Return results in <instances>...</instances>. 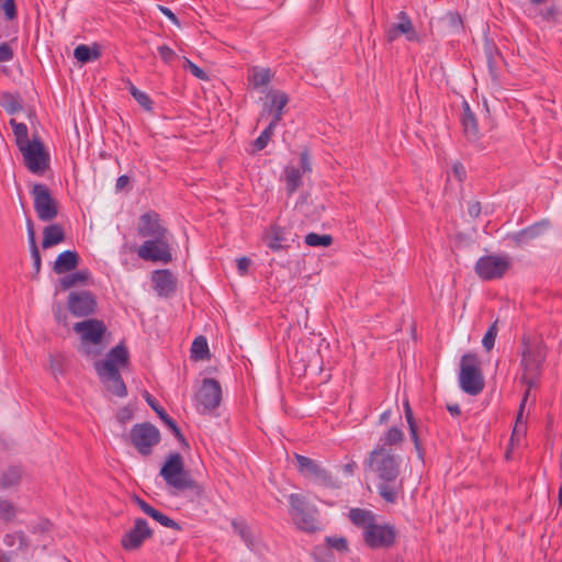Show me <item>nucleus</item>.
Wrapping results in <instances>:
<instances>
[{
    "label": "nucleus",
    "mask_w": 562,
    "mask_h": 562,
    "mask_svg": "<svg viewBox=\"0 0 562 562\" xmlns=\"http://www.w3.org/2000/svg\"><path fill=\"white\" fill-rule=\"evenodd\" d=\"M280 121L281 120H276L272 117L268 126L262 131V134L267 135V137L271 139L272 135L274 134V130Z\"/></svg>",
    "instance_id": "56"
},
{
    "label": "nucleus",
    "mask_w": 562,
    "mask_h": 562,
    "mask_svg": "<svg viewBox=\"0 0 562 562\" xmlns=\"http://www.w3.org/2000/svg\"><path fill=\"white\" fill-rule=\"evenodd\" d=\"M151 279L159 296L167 297L176 291L177 280L169 270H156Z\"/></svg>",
    "instance_id": "21"
},
{
    "label": "nucleus",
    "mask_w": 562,
    "mask_h": 562,
    "mask_svg": "<svg viewBox=\"0 0 562 562\" xmlns=\"http://www.w3.org/2000/svg\"><path fill=\"white\" fill-rule=\"evenodd\" d=\"M26 231H27V239H29V246L30 249H34V246L36 245V235L33 222L31 220L26 221Z\"/></svg>",
    "instance_id": "49"
},
{
    "label": "nucleus",
    "mask_w": 562,
    "mask_h": 562,
    "mask_svg": "<svg viewBox=\"0 0 562 562\" xmlns=\"http://www.w3.org/2000/svg\"><path fill=\"white\" fill-rule=\"evenodd\" d=\"M147 515L149 517H151L153 519H155L157 522H159L164 527L176 529V530L181 529L178 522H176L170 517L166 516L165 514H162L161 512L157 510L154 507L150 509V512Z\"/></svg>",
    "instance_id": "39"
},
{
    "label": "nucleus",
    "mask_w": 562,
    "mask_h": 562,
    "mask_svg": "<svg viewBox=\"0 0 562 562\" xmlns=\"http://www.w3.org/2000/svg\"><path fill=\"white\" fill-rule=\"evenodd\" d=\"M151 537V530L145 519L135 520L134 527L122 538V546L126 550H136L143 542Z\"/></svg>",
    "instance_id": "19"
},
{
    "label": "nucleus",
    "mask_w": 562,
    "mask_h": 562,
    "mask_svg": "<svg viewBox=\"0 0 562 562\" xmlns=\"http://www.w3.org/2000/svg\"><path fill=\"white\" fill-rule=\"evenodd\" d=\"M546 359V348L541 342L524 339L521 351V380L528 385V390L536 386Z\"/></svg>",
    "instance_id": "5"
},
{
    "label": "nucleus",
    "mask_w": 562,
    "mask_h": 562,
    "mask_svg": "<svg viewBox=\"0 0 562 562\" xmlns=\"http://www.w3.org/2000/svg\"><path fill=\"white\" fill-rule=\"evenodd\" d=\"M74 330L78 335H80L85 352L89 355L90 350L87 348V345L100 344L106 328L103 322L101 321L87 319L83 322L76 323L74 325Z\"/></svg>",
    "instance_id": "14"
},
{
    "label": "nucleus",
    "mask_w": 562,
    "mask_h": 562,
    "mask_svg": "<svg viewBox=\"0 0 562 562\" xmlns=\"http://www.w3.org/2000/svg\"><path fill=\"white\" fill-rule=\"evenodd\" d=\"M461 123L463 126L464 136L468 139V142L475 145L479 144L481 138L479 124L468 102H464L463 104V114L461 116Z\"/></svg>",
    "instance_id": "22"
},
{
    "label": "nucleus",
    "mask_w": 562,
    "mask_h": 562,
    "mask_svg": "<svg viewBox=\"0 0 562 562\" xmlns=\"http://www.w3.org/2000/svg\"><path fill=\"white\" fill-rule=\"evenodd\" d=\"M75 58L80 63H89L99 57V52L97 49H91L89 46L81 44L78 45L74 50Z\"/></svg>",
    "instance_id": "37"
},
{
    "label": "nucleus",
    "mask_w": 562,
    "mask_h": 562,
    "mask_svg": "<svg viewBox=\"0 0 562 562\" xmlns=\"http://www.w3.org/2000/svg\"><path fill=\"white\" fill-rule=\"evenodd\" d=\"M68 308L76 317H86L94 313L95 297L88 291L71 292L68 297Z\"/></svg>",
    "instance_id": "16"
},
{
    "label": "nucleus",
    "mask_w": 562,
    "mask_h": 562,
    "mask_svg": "<svg viewBox=\"0 0 562 562\" xmlns=\"http://www.w3.org/2000/svg\"><path fill=\"white\" fill-rule=\"evenodd\" d=\"M266 239L267 246L273 251H279L286 247V238L284 236V231L280 226H271L266 235Z\"/></svg>",
    "instance_id": "27"
},
{
    "label": "nucleus",
    "mask_w": 562,
    "mask_h": 562,
    "mask_svg": "<svg viewBox=\"0 0 562 562\" xmlns=\"http://www.w3.org/2000/svg\"><path fill=\"white\" fill-rule=\"evenodd\" d=\"M289 103V95L281 90H269L267 100L263 102L262 111L259 114L258 122L262 121L267 115L272 114L276 120H282L283 110Z\"/></svg>",
    "instance_id": "17"
},
{
    "label": "nucleus",
    "mask_w": 562,
    "mask_h": 562,
    "mask_svg": "<svg viewBox=\"0 0 562 562\" xmlns=\"http://www.w3.org/2000/svg\"><path fill=\"white\" fill-rule=\"evenodd\" d=\"M34 210L40 221L52 222L58 215V202L53 198L49 188L43 183H35L31 190Z\"/></svg>",
    "instance_id": "9"
},
{
    "label": "nucleus",
    "mask_w": 562,
    "mask_h": 562,
    "mask_svg": "<svg viewBox=\"0 0 562 562\" xmlns=\"http://www.w3.org/2000/svg\"><path fill=\"white\" fill-rule=\"evenodd\" d=\"M160 8V11L161 13L167 16L171 22H173L175 24H178V19L177 16L173 14V12L167 8V7H159Z\"/></svg>",
    "instance_id": "60"
},
{
    "label": "nucleus",
    "mask_w": 562,
    "mask_h": 562,
    "mask_svg": "<svg viewBox=\"0 0 562 562\" xmlns=\"http://www.w3.org/2000/svg\"><path fill=\"white\" fill-rule=\"evenodd\" d=\"M9 123L12 127L18 148L31 142V139L29 138V128L26 124L19 123L14 119H11Z\"/></svg>",
    "instance_id": "32"
},
{
    "label": "nucleus",
    "mask_w": 562,
    "mask_h": 562,
    "mask_svg": "<svg viewBox=\"0 0 562 562\" xmlns=\"http://www.w3.org/2000/svg\"><path fill=\"white\" fill-rule=\"evenodd\" d=\"M497 333H498V328H497V321H496L490 326V328L487 329V331L485 333V335L482 339V345L486 351H491L494 348Z\"/></svg>",
    "instance_id": "41"
},
{
    "label": "nucleus",
    "mask_w": 562,
    "mask_h": 562,
    "mask_svg": "<svg viewBox=\"0 0 562 562\" xmlns=\"http://www.w3.org/2000/svg\"><path fill=\"white\" fill-rule=\"evenodd\" d=\"M409 432H411L412 440L414 441L415 448L418 451L419 457L423 458V450H422L420 441H419V438L417 435L416 424L409 425Z\"/></svg>",
    "instance_id": "51"
},
{
    "label": "nucleus",
    "mask_w": 562,
    "mask_h": 562,
    "mask_svg": "<svg viewBox=\"0 0 562 562\" xmlns=\"http://www.w3.org/2000/svg\"><path fill=\"white\" fill-rule=\"evenodd\" d=\"M404 406H405V418L407 420L408 426L416 424L408 402H406Z\"/></svg>",
    "instance_id": "61"
},
{
    "label": "nucleus",
    "mask_w": 562,
    "mask_h": 562,
    "mask_svg": "<svg viewBox=\"0 0 562 562\" xmlns=\"http://www.w3.org/2000/svg\"><path fill=\"white\" fill-rule=\"evenodd\" d=\"M158 53L165 64H171L177 58L176 52L167 45H160Z\"/></svg>",
    "instance_id": "45"
},
{
    "label": "nucleus",
    "mask_w": 562,
    "mask_h": 562,
    "mask_svg": "<svg viewBox=\"0 0 562 562\" xmlns=\"http://www.w3.org/2000/svg\"><path fill=\"white\" fill-rule=\"evenodd\" d=\"M128 181H130V178L126 175L120 176L117 178L116 184H115L116 190L124 189L127 186Z\"/></svg>",
    "instance_id": "62"
},
{
    "label": "nucleus",
    "mask_w": 562,
    "mask_h": 562,
    "mask_svg": "<svg viewBox=\"0 0 562 562\" xmlns=\"http://www.w3.org/2000/svg\"><path fill=\"white\" fill-rule=\"evenodd\" d=\"M459 384L461 390L469 395H477L484 389V378L481 372L477 357L465 353L460 361Z\"/></svg>",
    "instance_id": "6"
},
{
    "label": "nucleus",
    "mask_w": 562,
    "mask_h": 562,
    "mask_svg": "<svg viewBox=\"0 0 562 562\" xmlns=\"http://www.w3.org/2000/svg\"><path fill=\"white\" fill-rule=\"evenodd\" d=\"M272 72L268 68H252L249 80L255 88L263 87L270 83Z\"/></svg>",
    "instance_id": "31"
},
{
    "label": "nucleus",
    "mask_w": 562,
    "mask_h": 562,
    "mask_svg": "<svg viewBox=\"0 0 562 562\" xmlns=\"http://www.w3.org/2000/svg\"><path fill=\"white\" fill-rule=\"evenodd\" d=\"M16 516L15 506L8 499H0V520L11 521Z\"/></svg>",
    "instance_id": "40"
},
{
    "label": "nucleus",
    "mask_w": 562,
    "mask_h": 562,
    "mask_svg": "<svg viewBox=\"0 0 562 562\" xmlns=\"http://www.w3.org/2000/svg\"><path fill=\"white\" fill-rule=\"evenodd\" d=\"M209 356L207 340L203 336L196 337L191 346V358L195 360H203Z\"/></svg>",
    "instance_id": "34"
},
{
    "label": "nucleus",
    "mask_w": 562,
    "mask_h": 562,
    "mask_svg": "<svg viewBox=\"0 0 562 562\" xmlns=\"http://www.w3.org/2000/svg\"><path fill=\"white\" fill-rule=\"evenodd\" d=\"M249 266L250 260L246 257L239 258L237 260V269L240 272V274H245L248 271Z\"/></svg>",
    "instance_id": "57"
},
{
    "label": "nucleus",
    "mask_w": 562,
    "mask_h": 562,
    "mask_svg": "<svg viewBox=\"0 0 562 562\" xmlns=\"http://www.w3.org/2000/svg\"><path fill=\"white\" fill-rule=\"evenodd\" d=\"M326 542L328 550L336 549L339 552H344L348 549L347 540L342 537H327Z\"/></svg>",
    "instance_id": "42"
},
{
    "label": "nucleus",
    "mask_w": 562,
    "mask_h": 562,
    "mask_svg": "<svg viewBox=\"0 0 562 562\" xmlns=\"http://www.w3.org/2000/svg\"><path fill=\"white\" fill-rule=\"evenodd\" d=\"M453 176L459 180L462 181L465 177V168L462 164H454L452 168Z\"/></svg>",
    "instance_id": "55"
},
{
    "label": "nucleus",
    "mask_w": 562,
    "mask_h": 562,
    "mask_svg": "<svg viewBox=\"0 0 562 562\" xmlns=\"http://www.w3.org/2000/svg\"><path fill=\"white\" fill-rule=\"evenodd\" d=\"M136 503L137 505L139 506V508L147 515L150 509L153 508V506H150L148 503H146L145 501H143L142 498L139 497H136Z\"/></svg>",
    "instance_id": "63"
},
{
    "label": "nucleus",
    "mask_w": 562,
    "mask_h": 562,
    "mask_svg": "<svg viewBox=\"0 0 562 562\" xmlns=\"http://www.w3.org/2000/svg\"><path fill=\"white\" fill-rule=\"evenodd\" d=\"M133 98L146 111H151L153 110V101H151V99L149 98V95L146 92H144V91L136 92V93H134Z\"/></svg>",
    "instance_id": "46"
},
{
    "label": "nucleus",
    "mask_w": 562,
    "mask_h": 562,
    "mask_svg": "<svg viewBox=\"0 0 562 562\" xmlns=\"http://www.w3.org/2000/svg\"><path fill=\"white\" fill-rule=\"evenodd\" d=\"M368 463L382 481L378 486L380 496L387 503H395L402 488V484L396 482L401 472V457L391 448L375 447L369 456Z\"/></svg>",
    "instance_id": "1"
},
{
    "label": "nucleus",
    "mask_w": 562,
    "mask_h": 562,
    "mask_svg": "<svg viewBox=\"0 0 562 562\" xmlns=\"http://www.w3.org/2000/svg\"><path fill=\"white\" fill-rule=\"evenodd\" d=\"M138 234L142 237H150L153 239L168 235V231L160 224L157 213L148 212L139 218Z\"/></svg>",
    "instance_id": "20"
},
{
    "label": "nucleus",
    "mask_w": 562,
    "mask_h": 562,
    "mask_svg": "<svg viewBox=\"0 0 562 562\" xmlns=\"http://www.w3.org/2000/svg\"><path fill=\"white\" fill-rule=\"evenodd\" d=\"M50 362V369L54 373H60L61 372V359L56 358L54 356L49 357Z\"/></svg>",
    "instance_id": "58"
},
{
    "label": "nucleus",
    "mask_w": 562,
    "mask_h": 562,
    "mask_svg": "<svg viewBox=\"0 0 562 562\" xmlns=\"http://www.w3.org/2000/svg\"><path fill=\"white\" fill-rule=\"evenodd\" d=\"M25 167L35 175H43L49 166V154L38 136H33L31 142L19 147Z\"/></svg>",
    "instance_id": "8"
},
{
    "label": "nucleus",
    "mask_w": 562,
    "mask_h": 562,
    "mask_svg": "<svg viewBox=\"0 0 562 562\" xmlns=\"http://www.w3.org/2000/svg\"><path fill=\"white\" fill-rule=\"evenodd\" d=\"M0 104L9 114H14L23 109L20 98L9 92L1 94Z\"/></svg>",
    "instance_id": "33"
},
{
    "label": "nucleus",
    "mask_w": 562,
    "mask_h": 562,
    "mask_svg": "<svg viewBox=\"0 0 562 562\" xmlns=\"http://www.w3.org/2000/svg\"><path fill=\"white\" fill-rule=\"evenodd\" d=\"M295 459L297 462L299 471L305 477L324 485H329L331 483L330 474L315 460L301 454H295Z\"/></svg>",
    "instance_id": "18"
},
{
    "label": "nucleus",
    "mask_w": 562,
    "mask_h": 562,
    "mask_svg": "<svg viewBox=\"0 0 562 562\" xmlns=\"http://www.w3.org/2000/svg\"><path fill=\"white\" fill-rule=\"evenodd\" d=\"M146 402L157 413L159 418L166 413V411L158 405L157 401L148 393L146 394Z\"/></svg>",
    "instance_id": "52"
},
{
    "label": "nucleus",
    "mask_w": 562,
    "mask_h": 562,
    "mask_svg": "<svg viewBox=\"0 0 562 562\" xmlns=\"http://www.w3.org/2000/svg\"><path fill=\"white\" fill-rule=\"evenodd\" d=\"M290 514L292 518L303 515L304 512L312 509L314 506H310L305 497L301 494H290Z\"/></svg>",
    "instance_id": "30"
},
{
    "label": "nucleus",
    "mask_w": 562,
    "mask_h": 562,
    "mask_svg": "<svg viewBox=\"0 0 562 562\" xmlns=\"http://www.w3.org/2000/svg\"><path fill=\"white\" fill-rule=\"evenodd\" d=\"M312 171V164L307 150L300 155V167L289 165L283 170V179L289 195L293 194L303 184V175Z\"/></svg>",
    "instance_id": "13"
},
{
    "label": "nucleus",
    "mask_w": 562,
    "mask_h": 562,
    "mask_svg": "<svg viewBox=\"0 0 562 562\" xmlns=\"http://www.w3.org/2000/svg\"><path fill=\"white\" fill-rule=\"evenodd\" d=\"M21 479V470L18 467H11L4 471L0 476V486L8 488L16 485Z\"/></svg>",
    "instance_id": "36"
},
{
    "label": "nucleus",
    "mask_w": 562,
    "mask_h": 562,
    "mask_svg": "<svg viewBox=\"0 0 562 562\" xmlns=\"http://www.w3.org/2000/svg\"><path fill=\"white\" fill-rule=\"evenodd\" d=\"M447 409L450 412L451 415L458 416L460 415L461 411L458 404H449L447 405Z\"/></svg>",
    "instance_id": "64"
},
{
    "label": "nucleus",
    "mask_w": 562,
    "mask_h": 562,
    "mask_svg": "<svg viewBox=\"0 0 562 562\" xmlns=\"http://www.w3.org/2000/svg\"><path fill=\"white\" fill-rule=\"evenodd\" d=\"M31 257L33 260V266L35 269V272L38 273L41 270V255L37 246H34V249H30Z\"/></svg>",
    "instance_id": "54"
},
{
    "label": "nucleus",
    "mask_w": 562,
    "mask_h": 562,
    "mask_svg": "<svg viewBox=\"0 0 562 562\" xmlns=\"http://www.w3.org/2000/svg\"><path fill=\"white\" fill-rule=\"evenodd\" d=\"M160 419L175 432V435L178 437V438H182V435L178 428V426L176 425L175 420L169 417V415L167 413H165Z\"/></svg>",
    "instance_id": "50"
},
{
    "label": "nucleus",
    "mask_w": 562,
    "mask_h": 562,
    "mask_svg": "<svg viewBox=\"0 0 562 562\" xmlns=\"http://www.w3.org/2000/svg\"><path fill=\"white\" fill-rule=\"evenodd\" d=\"M130 443L144 457L153 453L154 447L160 441V432L149 423L135 424L128 434Z\"/></svg>",
    "instance_id": "7"
},
{
    "label": "nucleus",
    "mask_w": 562,
    "mask_h": 562,
    "mask_svg": "<svg viewBox=\"0 0 562 562\" xmlns=\"http://www.w3.org/2000/svg\"><path fill=\"white\" fill-rule=\"evenodd\" d=\"M469 215L472 217H477L481 213V204L479 202H473L468 207Z\"/></svg>",
    "instance_id": "59"
},
{
    "label": "nucleus",
    "mask_w": 562,
    "mask_h": 562,
    "mask_svg": "<svg viewBox=\"0 0 562 562\" xmlns=\"http://www.w3.org/2000/svg\"><path fill=\"white\" fill-rule=\"evenodd\" d=\"M89 278L88 270H78L60 278L59 283L63 290H68L78 284H83Z\"/></svg>",
    "instance_id": "29"
},
{
    "label": "nucleus",
    "mask_w": 562,
    "mask_h": 562,
    "mask_svg": "<svg viewBox=\"0 0 562 562\" xmlns=\"http://www.w3.org/2000/svg\"><path fill=\"white\" fill-rule=\"evenodd\" d=\"M232 527L234 532L240 537L248 549L252 551L257 549L256 537L252 530L244 521L233 520Z\"/></svg>",
    "instance_id": "26"
},
{
    "label": "nucleus",
    "mask_w": 562,
    "mask_h": 562,
    "mask_svg": "<svg viewBox=\"0 0 562 562\" xmlns=\"http://www.w3.org/2000/svg\"><path fill=\"white\" fill-rule=\"evenodd\" d=\"M349 518L355 526L362 529L363 541L369 548H389L394 543L395 528L389 524H378L375 515L371 510L351 508Z\"/></svg>",
    "instance_id": "2"
},
{
    "label": "nucleus",
    "mask_w": 562,
    "mask_h": 562,
    "mask_svg": "<svg viewBox=\"0 0 562 562\" xmlns=\"http://www.w3.org/2000/svg\"><path fill=\"white\" fill-rule=\"evenodd\" d=\"M403 438V431L397 427H392L384 434L383 437L380 438V441L376 447L389 448L387 446L391 447L402 442Z\"/></svg>",
    "instance_id": "35"
},
{
    "label": "nucleus",
    "mask_w": 562,
    "mask_h": 562,
    "mask_svg": "<svg viewBox=\"0 0 562 562\" xmlns=\"http://www.w3.org/2000/svg\"><path fill=\"white\" fill-rule=\"evenodd\" d=\"M270 138L267 137V135L265 134H260L254 142V148L257 150V151H260L262 149H265L269 143Z\"/></svg>",
    "instance_id": "53"
},
{
    "label": "nucleus",
    "mask_w": 562,
    "mask_h": 562,
    "mask_svg": "<svg viewBox=\"0 0 562 562\" xmlns=\"http://www.w3.org/2000/svg\"><path fill=\"white\" fill-rule=\"evenodd\" d=\"M400 35H404L408 42H419L413 22L405 11L397 14V22L392 23L385 32L387 42H394Z\"/></svg>",
    "instance_id": "15"
},
{
    "label": "nucleus",
    "mask_w": 562,
    "mask_h": 562,
    "mask_svg": "<svg viewBox=\"0 0 562 562\" xmlns=\"http://www.w3.org/2000/svg\"><path fill=\"white\" fill-rule=\"evenodd\" d=\"M160 475L166 484L175 491V494L198 488L196 482L191 477L190 473L186 471L183 458L179 452H173L168 456L160 469Z\"/></svg>",
    "instance_id": "4"
},
{
    "label": "nucleus",
    "mask_w": 562,
    "mask_h": 562,
    "mask_svg": "<svg viewBox=\"0 0 562 562\" xmlns=\"http://www.w3.org/2000/svg\"><path fill=\"white\" fill-rule=\"evenodd\" d=\"M333 243L330 235H318L316 233H310L305 236V244L311 247H328Z\"/></svg>",
    "instance_id": "38"
},
{
    "label": "nucleus",
    "mask_w": 562,
    "mask_h": 562,
    "mask_svg": "<svg viewBox=\"0 0 562 562\" xmlns=\"http://www.w3.org/2000/svg\"><path fill=\"white\" fill-rule=\"evenodd\" d=\"M548 227L547 222H540L536 223L533 225L528 226L525 229H521L513 235L509 236V238L517 245V246H525L529 244L532 239L541 236L544 231Z\"/></svg>",
    "instance_id": "23"
},
{
    "label": "nucleus",
    "mask_w": 562,
    "mask_h": 562,
    "mask_svg": "<svg viewBox=\"0 0 562 562\" xmlns=\"http://www.w3.org/2000/svg\"><path fill=\"white\" fill-rule=\"evenodd\" d=\"M183 63H184L183 67L189 69L194 77H196L198 79H202V80L207 79L205 71L202 70L194 63H192L189 58L184 57Z\"/></svg>",
    "instance_id": "44"
},
{
    "label": "nucleus",
    "mask_w": 562,
    "mask_h": 562,
    "mask_svg": "<svg viewBox=\"0 0 562 562\" xmlns=\"http://www.w3.org/2000/svg\"><path fill=\"white\" fill-rule=\"evenodd\" d=\"M1 8L8 20H13L16 18V7L14 0H3Z\"/></svg>",
    "instance_id": "47"
},
{
    "label": "nucleus",
    "mask_w": 562,
    "mask_h": 562,
    "mask_svg": "<svg viewBox=\"0 0 562 562\" xmlns=\"http://www.w3.org/2000/svg\"><path fill=\"white\" fill-rule=\"evenodd\" d=\"M65 240V232L58 224H52L44 228L42 247L47 249Z\"/></svg>",
    "instance_id": "25"
},
{
    "label": "nucleus",
    "mask_w": 562,
    "mask_h": 562,
    "mask_svg": "<svg viewBox=\"0 0 562 562\" xmlns=\"http://www.w3.org/2000/svg\"><path fill=\"white\" fill-rule=\"evenodd\" d=\"M316 513V508L313 507L312 509L304 512L303 515L294 517L293 520L300 529L306 532H314L318 529Z\"/></svg>",
    "instance_id": "28"
},
{
    "label": "nucleus",
    "mask_w": 562,
    "mask_h": 562,
    "mask_svg": "<svg viewBox=\"0 0 562 562\" xmlns=\"http://www.w3.org/2000/svg\"><path fill=\"white\" fill-rule=\"evenodd\" d=\"M78 265L79 255L74 250H65L57 256L53 270L57 274H64L76 269Z\"/></svg>",
    "instance_id": "24"
},
{
    "label": "nucleus",
    "mask_w": 562,
    "mask_h": 562,
    "mask_svg": "<svg viewBox=\"0 0 562 562\" xmlns=\"http://www.w3.org/2000/svg\"><path fill=\"white\" fill-rule=\"evenodd\" d=\"M528 395H529V390L526 391L525 396H524V398H522V401L520 403L519 412L517 414V419H516L515 431H519V430H524L525 429L526 419L524 418V409H525V405H526V401H527Z\"/></svg>",
    "instance_id": "43"
},
{
    "label": "nucleus",
    "mask_w": 562,
    "mask_h": 562,
    "mask_svg": "<svg viewBox=\"0 0 562 562\" xmlns=\"http://www.w3.org/2000/svg\"><path fill=\"white\" fill-rule=\"evenodd\" d=\"M128 360L127 348L123 344H119L108 352L104 360L95 363V371L105 389L119 397H124L127 394L120 370L127 367Z\"/></svg>",
    "instance_id": "3"
},
{
    "label": "nucleus",
    "mask_w": 562,
    "mask_h": 562,
    "mask_svg": "<svg viewBox=\"0 0 562 562\" xmlns=\"http://www.w3.org/2000/svg\"><path fill=\"white\" fill-rule=\"evenodd\" d=\"M222 401V387L215 379H204L195 395L196 408L201 414H210Z\"/></svg>",
    "instance_id": "10"
},
{
    "label": "nucleus",
    "mask_w": 562,
    "mask_h": 562,
    "mask_svg": "<svg viewBox=\"0 0 562 562\" xmlns=\"http://www.w3.org/2000/svg\"><path fill=\"white\" fill-rule=\"evenodd\" d=\"M13 58V49L9 43L0 44V63L10 61Z\"/></svg>",
    "instance_id": "48"
},
{
    "label": "nucleus",
    "mask_w": 562,
    "mask_h": 562,
    "mask_svg": "<svg viewBox=\"0 0 562 562\" xmlns=\"http://www.w3.org/2000/svg\"><path fill=\"white\" fill-rule=\"evenodd\" d=\"M137 255L139 258L147 261H160L164 263L171 261L172 256L168 236L166 235L144 241L138 248Z\"/></svg>",
    "instance_id": "12"
},
{
    "label": "nucleus",
    "mask_w": 562,
    "mask_h": 562,
    "mask_svg": "<svg viewBox=\"0 0 562 562\" xmlns=\"http://www.w3.org/2000/svg\"><path fill=\"white\" fill-rule=\"evenodd\" d=\"M510 267L508 256L488 255L481 257L475 263V272L483 280L502 278Z\"/></svg>",
    "instance_id": "11"
}]
</instances>
